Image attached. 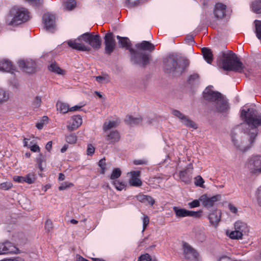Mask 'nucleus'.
<instances>
[{"label": "nucleus", "instance_id": "obj_5", "mask_svg": "<svg viewBox=\"0 0 261 261\" xmlns=\"http://www.w3.org/2000/svg\"><path fill=\"white\" fill-rule=\"evenodd\" d=\"M222 60V68L226 71H233L238 72H244V67L237 55L230 51L228 54H223Z\"/></svg>", "mask_w": 261, "mask_h": 261}, {"label": "nucleus", "instance_id": "obj_41", "mask_svg": "<svg viewBox=\"0 0 261 261\" xmlns=\"http://www.w3.org/2000/svg\"><path fill=\"white\" fill-rule=\"evenodd\" d=\"M36 162L38 164V166L40 169L41 171L43 170L42 164L43 162H45V156L42 153H40L36 158Z\"/></svg>", "mask_w": 261, "mask_h": 261}, {"label": "nucleus", "instance_id": "obj_23", "mask_svg": "<svg viewBox=\"0 0 261 261\" xmlns=\"http://www.w3.org/2000/svg\"><path fill=\"white\" fill-rule=\"evenodd\" d=\"M140 172L133 171L130 172L132 177L129 180V184L132 186L140 187L142 185V181L138 177L140 176Z\"/></svg>", "mask_w": 261, "mask_h": 261}, {"label": "nucleus", "instance_id": "obj_6", "mask_svg": "<svg viewBox=\"0 0 261 261\" xmlns=\"http://www.w3.org/2000/svg\"><path fill=\"white\" fill-rule=\"evenodd\" d=\"M30 19L28 10L22 7H13L7 18V23L10 25H17L27 21Z\"/></svg>", "mask_w": 261, "mask_h": 261}, {"label": "nucleus", "instance_id": "obj_52", "mask_svg": "<svg viewBox=\"0 0 261 261\" xmlns=\"http://www.w3.org/2000/svg\"><path fill=\"white\" fill-rule=\"evenodd\" d=\"M53 228L52 222L50 220H47L45 223V229L47 232H50Z\"/></svg>", "mask_w": 261, "mask_h": 261}, {"label": "nucleus", "instance_id": "obj_8", "mask_svg": "<svg viewBox=\"0 0 261 261\" xmlns=\"http://www.w3.org/2000/svg\"><path fill=\"white\" fill-rule=\"evenodd\" d=\"M173 210L177 218H181L186 217H193L198 218L201 216V211L197 212L189 211L185 208H179L177 206H174Z\"/></svg>", "mask_w": 261, "mask_h": 261}, {"label": "nucleus", "instance_id": "obj_53", "mask_svg": "<svg viewBox=\"0 0 261 261\" xmlns=\"http://www.w3.org/2000/svg\"><path fill=\"white\" fill-rule=\"evenodd\" d=\"M95 151V147L92 144H89L87 147V154L88 155H92Z\"/></svg>", "mask_w": 261, "mask_h": 261}, {"label": "nucleus", "instance_id": "obj_54", "mask_svg": "<svg viewBox=\"0 0 261 261\" xmlns=\"http://www.w3.org/2000/svg\"><path fill=\"white\" fill-rule=\"evenodd\" d=\"M41 99L39 96H36L33 101V105L35 108H38L41 104Z\"/></svg>", "mask_w": 261, "mask_h": 261}, {"label": "nucleus", "instance_id": "obj_43", "mask_svg": "<svg viewBox=\"0 0 261 261\" xmlns=\"http://www.w3.org/2000/svg\"><path fill=\"white\" fill-rule=\"evenodd\" d=\"M194 179V183L196 186L200 187L201 188L204 187L203 184L204 182V181L201 176H197L196 177H195Z\"/></svg>", "mask_w": 261, "mask_h": 261}, {"label": "nucleus", "instance_id": "obj_45", "mask_svg": "<svg viewBox=\"0 0 261 261\" xmlns=\"http://www.w3.org/2000/svg\"><path fill=\"white\" fill-rule=\"evenodd\" d=\"M98 166L101 168L100 173L102 174H105L107 169L106 160L105 158L101 159L99 161Z\"/></svg>", "mask_w": 261, "mask_h": 261}, {"label": "nucleus", "instance_id": "obj_28", "mask_svg": "<svg viewBox=\"0 0 261 261\" xmlns=\"http://www.w3.org/2000/svg\"><path fill=\"white\" fill-rule=\"evenodd\" d=\"M202 53L203 58L205 61L208 63L211 64L213 61V54L211 50L208 48L204 47L202 48Z\"/></svg>", "mask_w": 261, "mask_h": 261}, {"label": "nucleus", "instance_id": "obj_47", "mask_svg": "<svg viewBox=\"0 0 261 261\" xmlns=\"http://www.w3.org/2000/svg\"><path fill=\"white\" fill-rule=\"evenodd\" d=\"M12 187V184L10 182H4L0 184V189L3 190H8Z\"/></svg>", "mask_w": 261, "mask_h": 261}, {"label": "nucleus", "instance_id": "obj_13", "mask_svg": "<svg viewBox=\"0 0 261 261\" xmlns=\"http://www.w3.org/2000/svg\"><path fill=\"white\" fill-rule=\"evenodd\" d=\"M184 253L185 257L189 261H198L199 259L198 253L192 248L189 244L184 243L183 244Z\"/></svg>", "mask_w": 261, "mask_h": 261}, {"label": "nucleus", "instance_id": "obj_61", "mask_svg": "<svg viewBox=\"0 0 261 261\" xmlns=\"http://www.w3.org/2000/svg\"><path fill=\"white\" fill-rule=\"evenodd\" d=\"M186 41L190 44H193L195 43V41L194 40V38L192 36H187L185 39Z\"/></svg>", "mask_w": 261, "mask_h": 261}, {"label": "nucleus", "instance_id": "obj_26", "mask_svg": "<svg viewBox=\"0 0 261 261\" xmlns=\"http://www.w3.org/2000/svg\"><path fill=\"white\" fill-rule=\"evenodd\" d=\"M192 173V172L188 171V169L181 171L179 172L180 178L182 181L188 184L191 181Z\"/></svg>", "mask_w": 261, "mask_h": 261}, {"label": "nucleus", "instance_id": "obj_58", "mask_svg": "<svg viewBox=\"0 0 261 261\" xmlns=\"http://www.w3.org/2000/svg\"><path fill=\"white\" fill-rule=\"evenodd\" d=\"M126 2L130 7L136 6L139 3V0H126Z\"/></svg>", "mask_w": 261, "mask_h": 261}, {"label": "nucleus", "instance_id": "obj_2", "mask_svg": "<svg viewBox=\"0 0 261 261\" xmlns=\"http://www.w3.org/2000/svg\"><path fill=\"white\" fill-rule=\"evenodd\" d=\"M241 117L251 127V130L248 133L250 136L249 141L250 144H252L257 135L256 128L261 125V114H258L256 110L253 108H248L247 110H241Z\"/></svg>", "mask_w": 261, "mask_h": 261}, {"label": "nucleus", "instance_id": "obj_56", "mask_svg": "<svg viewBox=\"0 0 261 261\" xmlns=\"http://www.w3.org/2000/svg\"><path fill=\"white\" fill-rule=\"evenodd\" d=\"M134 164L136 165H146L147 164V161L144 159L142 160H136L133 162Z\"/></svg>", "mask_w": 261, "mask_h": 261}, {"label": "nucleus", "instance_id": "obj_60", "mask_svg": "<svg viewBox=\"0 0 261 261\" xmlns=\"http://www.w3.org/2000/svg\"><path fill=\"white\" fill-rule=\"evenodd\" d=\"M1 261H24V260L21 257H17L9 259H5Z\"/></svg>", "mask_w": 261, "mask_h": 261}, {"label": "nucleus", "instance_id": "obj_16", "mask_svg": "<svg viewBox=\"0 0 261 261\" xmlns=\"http://www.w3.org/2000/svg\"><path fill=\"white\" fill-rule=\"evenodd\" d=\"M18 249L11 242L0 243V255L8 253H17Z\"/></svg>", "mask_w": 261, "mask_h": 261}, {"label": "nucleus", "instance_id": "obj_39", "mask_svg": "<svg viewBox=\"0 0 261 261\" xmlns=\"http://www.w3.org/2000/svg\"><path fill=\"white\" fill-rule=\"evenodd\" d=\"M121 174V171L119 168H115L114 169L110 176V179L112 180H115L116 179H117L119 178Z\"/></svg>", "mask_w": 261, "mask_h": 261}, {"label": "nucleus", "instance_id": "obj_42", "mask_svg": "<svg viewBox=\"0 0 261 261\" xmlns=\"http://www.w3.org/2000/svg\"><path fill=\"white\" fill-rule=\"evenodd\" d=\"M24 179L25 182H27L29 184H31L35 181L36 178L34 174H29L25 176H24Z\"/></svg>", "mask_w": 261, "mask_h": 261}, {"label": "nucleus", "instance_id": "obj_40", "mask_svg": "<svg viewBox=\"0 0 261 261\" xmlns=\"http://www.w3.org/2000/svg\"><path fill=\"white\" fill-rule=\"evenodd\" d=\"M243 236L241 232L238 231L236 230L232 231L229 235L230 238L232 239H242Z\"/></svg>", "mask_w": 261, "mask_h": 261}, {"label": "nucleus", "instance_id": "obj_15", "mask_svg": "<svg viewBox=\"0 0 261 261\" xmlns=\"http://www.w3.org/2000/svg\"><path fill=\"white\" fill-rule=\"evenodd\" d=\"M221 195L217 194L211 197H208L206 195H202L199 198V200L202 203L203 206L206 207H212L214 205L215 202L220 200Z\"/></svg>", "mask_w": 261, "mask_h": 261}, {"label": "nucleus", "instance_id": "obj_22", "mask_svg": "<svg viewBox=\"0 0 261 261\" xmlns=\"http://www.w3.org/2000/svg\"><path fill=\"white\" fill-rule=\"evenodd\" d=\"M135 47L138 50L152 51L154 50V45L147 41H143L141 43H137Z\"/></svg>", "mask_w": 261, "mask_h": 261}, {"label": "nucleus", "instance_id": "obj_62", "mask_svg": "<svg viewBox=\"0 0 261 261\" xmlns=\"http://www.w3.org/2000/svg\"><path fill=\"white\" fill-rule=\"evenodd\" d=\"M257 196L258 204L261 206V187L258 189Z\"/></svg>", "mask_w": 261, "mask_h": 261}, {"label": "nucleus", "instance_id": "obj_25", "mask_svg": "<svg viewBox=\"0 0 261 261\" xmlns=\"http://www.w3.org/2000/svg\"><path fill=\"white\" fill-rule=\"evenodd\" d=\"M234 229L238 231L241 232L243 235L246 234L248 231L247 224L242 221H238L234 224Z\"/></svg>", "mask_w": 261, "mask_h": 261}, {"label": "nucleus", "instance_id": "obj_9", "mask_svg": "<svg viewBox=\"0 0 261 261\" xmlns=\"http://www.w3.org/2000/svg\"><path fill=\"white\" fill-rule=\"evenodd\" d=\"M172 114L176 117L178 118L180 122L187 127L191 128L194 129L197 128V125L193 121L189 118L179 111L177 110H173L172 111Z\"/></svg>", "mask_w": 261, "mask_h": 261}, {"label": "nucleus", "instance_id": "obj_63", "mask_svg": "<svg viewBox=\"0 0 261 261\" xmlns=\"http://www.w3.org/2000/svg\"><path fill=\"white\" fill-rule=\"evenodd\" d=\"M228 208L232 213L236 214L238 212V208L232 204H229Z\"/></svg>", "mask_w": 261, "mask_h": 261}, {"label": "nucleus", "instance_id": "obj_19", "mask_svg": "<svg viewBox=\"0 0 261 261\" xmlns=\"http://www.w3.org/2000/svg\"><path fill=\"white\" fill-rule=\"evenodd\" d=\"M105 133V139L108 144H114L120 140V136L119 132L116 130L107 132Z\"/></svg>", "mask_w": 261, "mask_h": 261}, {"label": "nucleus", "instance_id": "obj_35", "mask_svg": "<svg viewBox=\"0 0 261 261\" xmlns=\"http://www.w3.org/2000/svg\"><path fill=\"white\" fill-rule=\"evenodd\" d=\"M252 9L256 13H261V0H256L252 3Z\"/></svg>", "mask_w": 261, "mask_h": 261}, {"label": "nucleus", "instance_id": "obj_31", "mask_svg": "<svg viewBox=\"0 0 261 261\" xmlns=\"http://www.w3.org/2000/svg\"><path fill=\"white\" fill-rule=\"evenodd\" d=\"M199 75L198 73L191 74L187 80L188 83L191 86H193L199 83Z\"/></svg>", "mask_w": 261, "mask_h": 261}, {"label": "nucleus", "instance_id": "obj_32", "mask_svg": "<svg viewBox=\"0 0 261 261\" xmlns=\"http://www.w3.org/2000/svg\"><path fill=\"white\" fill-rule=\"evenodd\" d=\"M117 126V123L115 121H110L108 122H105L103 125V130L104 133L107 132H110V130L111 128L116 127Z\"/></svg>", "mask_w": 261, "mask_h": 261}, {"label": "nucleus", "instance_id": "obj_30", "mask_svg": "<svg viewBox=\"0 0 261 261\" xmlns=\"http://www.w3.org/2000/svg\"><path fill=\"white\" fill-rule=\"evenodd\" d=\"M48 69L50 71L59 74L63 75L65 73V71L60 68L56 63H51L48 67Z\"/></svg>", "mask_w": 261, "mask_h": 261}, {"label": "nucleus", "instance_id": "obj_17", "mask_svg": "<svg viewBox=\"0 0 261 261\" xmlns=\"http://www.w3.org/2000/svg\"><path fill=\"white\" fill-rule=\"evenodd\" d=\"M19 66L25 72L30 73L34 71L36 63L32 60H21L18 61Z\"/></svg>", "mask_w": 261, "mask_h": 261}, {"label": "nucleus", "instance_id": "obj_34", "mask_svg": "<svg viewBox=\"0 0 261 261\" xmlns=\"http://www.w3.org/2000/svg\"><path fill=\"white\" fill-rule=\"evenodd\" d=\"M57 110L61 113H66L69 111V106L64 102L58 101L56 105Z\"/></svg>", "mask_w": 261, "mask_h": 261}, {"label": "nucleus", "instance_id": "obj_44", "mask_svg": "<svg viewBox=\"0 0 261 261\" xmlns=\"http://www.w3.org/2000/svg\"><path fill=\"white\" fill-rule=\"evenodd\" d=\"M75 4L74 0H67L65 4V7L66 10H71L75 7Z\"/></svg>", "mask_w": 261, "mask_h": 261}, {"label": "nucleus", "instance_id": "obj_50", "mask_svg": "<svg viewBox=\"0 0 261 261\" xmlns=\"http://www.w3.org/2000/svg\"><path fill=\"white\" fill-rule=\"evenodd\" d=\"M200 201L199 200H194L193 201L188 203V206L190 208H195L198 207L200 205Z\"/></svg>", "mask_w": 261, "mask_h": 261}, {"label": "nucleus", "instance_id": "obj_12", "mask_svg": "<svg viewBox=\"0 0 261 261\" xmlns=\"http://www.w3.org/2000/svg\"><path fill=\"white\" fill-rule=\"evenodd\" d=\"M104 43L105 53L110 55L113 52L116 46V41L112 33H108L105 34Z\"/></svg>", "mask_w": 261, "mask_h": 261}, {"label": "nucleus", "instance_id": "obj_33", "mask_svg": "<svg viewBox=\"0 0 261 261\" xmlns=\"http://www.w3.org/2000/svg\"><path fill=\"white\" fill-rule=\"evenodd\" d=\"M231 139L234 145L237 148L242 150L244 149V142L241 141L239 138L234 136L232 133L231 134Z\"/></svg>", "mask_w": 261, "mask_h": 261}, {"label": "nucleus", "instance_id": "obj_10", "mask_svg": "<svg viewBox=\"0 0 261 261\" xmlns=\"http://www.w3.org/2000/svg\"><path fill=\"white\" fill-rule=\"evenodd\" d=\"M245 167L251 172H261V156H253L245 164Z\"/></svg>", "mask_w": 261, "mask_h": 261}, {"label": "nucleus", "instance_id": "obj_11", "mask_svg": "<svg viewBox=\"0 0 261 261\" xmlns=\"http://www.w3.org/2000/svg\"><path fill=\"white\" fill-rule=\"evenodd\" d=\"M83 38L82 37V35L74 40H69L67 41L68 46L72 48L84 51H89L90 50V47L86 45L83 43Z\"/></svg>", "mask_w": 261, "mask_h": 261}, {"label": "nucleus", "instance_id": "obj_4", "mask_svg": "<svg viewBox=\"0 0 261 261\" xmlns=\"http://www.w3.org/2000/svg\"><path fill=\"white\" fill-rule=\"evenodd\" d=\"M204 99L213 102L214 110L218 113L226 112L229 109L228 102L222 95L207 87L203 91Z\"/></svg>", "mask_w": 261, "mask_h": 261}, {"label": "nucleus", "instance_id": "obj_64", "mask_svg": "<svg viewBox=\"0 0 261 261\" xmlns=\"http://www.w3.org/2000/svg\"><path fill=\"white\" fill-rule=\"evenodd\" d=\"M146 195H143V194H139L137 196H136L137 199L140 202L143 203L144 202L145 198H146Z\"/></svg>", "mask_w": 261, "mask_h": 261}, {"label": "nucleus", "instance_id": "obj_55", "mask_svg": "<svg viewBox=\"0 0 261 261\" xmlns=\"http://www.w3.org/2000/svg\"><path fill=\"white\" fill-rule=\"evenodd\" d=\"M73 186L72 184H67V182L62 183L61 186L59 187V190L60 191L65 190L67 188Z\"/></svg>", "mask_w": 261, "mask_h": 261}, {"label": "nucleus", "instance_id": "obj_1", "mask_svg": "<svg viewBox=\"0 0 261 261\" xmlns=\"http://www.w3.org/2000/svg\"><path fill=\"white\" fill-rule=\"evenodd\" d=\"M120 47L128 49L130 54V61L134 64L145 67L149 64L151 59V55L146 53H139L137 50L131 47V43L127 37H122L117 36Z\"/></svg>", "mask_w": 261, "mask_h": 261}, {"label": "nucleus", "instance_id": "obj_59", "mask_svg": "<svg viewBox=\"0 0 261 261\" xmlns=\"http://www.w3.org/2000/svg\"><path fill=\"white\" fill-rule=\"evenodd\" d=\"M218 261H237V260H234L232 258H231L227 256H222L218 258Z\"/></svg>", "mask_w": 261, "mask_h": 261}, {"label": "nucleus", "instance_id": "obj_57", "mask_svg": "<svg viewBox=\"0 0 261 261\" xmlns=\"http://www.w3.org/2000/svg\"><path fill=\"white\" fill-rule=\"evenodd\" d=\"M31 4L34 5L35 6H39L43 3L42 0H26Z\"/></svg>", "mask_w": 261, "mask_h": 261}, {"label": "nucleus", "instance_id": "obj_46", "mask_svg": "<svg viewBox=\"0 0 261 261\" xmlns=\"http://www.w3.org/2000/svg\"><path fill=\"white\" fill-rule=\"evenodd\" d=\"M95 77L96 81L99 83H106L109 82L108 76L106 74L103 76H95Z\"/></svg>", "mask_w": 261, "mask_h": 261}, {"label": "nucleus", "instance_id": "obj_27", "mask_svg": "<svg viewBox=\"0 0 261 261\" xmlns=\"http://www.w3.org/2000/svg\"><path fill=\"white\" fill-rule=\"evenodd\" d=\"M141 121L142 118L140 116L134 117L131 115H127L125 119V123L130 125L138 124Z\"/></svg>", "mask_w": 261, "mask_h": 261}, {"label": "nucleus", "instance_id": "obj_29", "mask_svg": "<svg viewBox=\"0 0 261 261\" xmlns=\"http://www.w3.org/2000/svg\"><path fill=\"white\" fill-rule=\"evenodd\" d=\"M9 92L4 89L0 88V105L7 102L9 100Z\"/></svg>", "mask_w": 261, "mask_h": 261}, {"label": "nucleus", "instance_id": "obj_7", "mask_svg": "<svg viewBox=\"0 0 261 261\" xmlns=\"http://www.w3.org/2000/svg\"><path fill=\"white\" fill-rule=\"evenodd\" d=\"M84 42L88 43L95 49L100 48L101 40L99 34L94 35L92 33H85L82 35Z\"/></svg>", "mask_w": 261, "mask_h": 261}, {"label": "nucleus", "instance_id": "obj_24", "mask_svg": "<svg viewBox=\"0 0 261 261\" xmlns=\"http://www.w3.org/2000/svg\"><path fill=\"white\" fill-rule=\"evenodd\" d=\"M14 70V67L9 60H5L0 62V71L11 72Z\"/></svg>", "mask_w": 261, "mask_h": 261}, {"label": "nucleus", "instance_id": "obj_49", "mask_svg": "<svg viewBox=\"0 0 261 261\" xmlns=\"http://www.w3.org/2000/svg\"><path fill=\"white\" fill-rule=\"evenodd\" d=\"M143 203H145L146 204H149L150 205H153L155 203V200L150 196L146 195V198H145L144 202Z\"/></svg>", "mask_w": 261, "mask_h": 261}, {"label": "nucleus", "instance_id": "obj_18", "mask_svg": "<svg viewBox=\"0 0 261 261\" xmlns=\"http://www.w3.org/2000/svg\"><path fill=\"white\" fill-rule=\"evenodd\" d=\"M226 5L222 3H217L215 5L214 14L218 20L222 19L226 15Z\"/></svg>", "mask_w": 261, "mask_h": 261}, {"label": "nucleus", "instance_id": "obj_3", "mask_svg": "<svg viewBox=\"0 0 261 261\" xmlns=\"http://www.w3.org/2000/svg\"><path fill=\"white\" fill-rule=\"evenodd\" d=\"M189 64L188 59H184L178 61L177 57L170 56L164 61V68L166 72L172 76H179L187 71Z\"/></svg>", "mask_w": 261, "mask_h": 261}, {"label": "nucleus", "instance_id": "obj_51", "mask_svg": "<svg viewBox=\"0 0 261 261\" xmlns=\"http://www.w3.org/2000/svg\"><path fill=\"white\" fill-rule=\"evenodd\" d=\"M149 218L146 215H144L143 219V231H144L146 228L147 225L149 224Z\"/></svg>", "mask_w": 261, "mask_h": 261}, {"label": "nucleus", "instance_id": "obj_20", "mask_svg": "<svg viewBox=\"0 0 261 261\" xmlns=\"http://www.w3.org/2000/svg\"><path fill=\"white\" fill-rule=\"evenodd\" d=\"M72 122L67 126L70 132L76 129L82 123V119L80 115L73 116L71 118Z\"/></svg>", "mask_w": 261, "mask_h": 261}, {"label": "nucleus", "instance_id": "obj_14", "mask_svg": "<svg viewBox=\"0 0 261 261\" xmlns=\"http://www.w3.org/2000/svg\"><path fill=\"white\" fill-rule=\"evenodd\" d=\"M55 15L49 13H45L42 17L43 23L45 29L49 32H53L55 27Z\"/></svg>", "mask_w": 261, "mask_h": 261}, {"label": "nucleus", "instance_id": "obj_21", "mask_svg": "<svg viewBox=\"0 0 261 261\" xmlns=\"http://www.w3.org/2000/svg\"><path fill=\"white\" fill-rule=\"evenodd\" d=\"M221 211L219 210H215L212 212L208 216V219L211 224L216 227L221 219Z\"/></svg>", "mask_w": 261, "mask_h": 261}, {"label": "nucleus", "instance_id": "obj_36", "mask_svg": "<svg viewBox=\"0 0 261 261\" xmlns=\"http://www.w3.org/2000/svg\"><path fill=\"white\" fill-rule=\"evenodd\" d=\"M65 139L68 143L73 144H75L77 141V136L75 134H70L69 135H66Z\"/></svg>", "mask_w": 261, "mask_h": 261}, {"label": "nucleus", "instance_id": "obj_38", "mask_svg": "<svg viewBox=\"0 0 261 261\" xmlns=\"http://www.w3.org/2000/svg\"><path fill=\"white\" fill-rule=\"evenodd\" d=\"M255 22L256 36L261 41V21L256 20Z\"/></svg>", "mask_w": 261, "mask_h": 261}, {"label": "nucleus", "instance_id": "obj_37", "mask_svg": "<svg viewBox=\"0 0 261 261\" xmlns=\"http://www.w3.org/2000/svg\"><path fill=\"white\" fill-rule=\"evenodd\" d=\"M113 185L115 186V188L118 191H121L123 190L126 186V185L124 182L120 181L118 180H114L112 182Z\"/></svg>", "mask_w": 261, "mask_h": 261}, {"label": "nucleus", "instance_id": "obj_48", "mask_svg": "<svg viewBox=\"0 0 261 261\" xmlns=\"http://www.w3.org/2000/svg\"><path fill=\"white\" fill-rule=\"evenodd\" d=\"M138 261H151V257L149 254L145 253L141 255L138 258Z\"/></svg>", "mask_w": 261, "mask_h": 261}]
</instances>
